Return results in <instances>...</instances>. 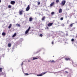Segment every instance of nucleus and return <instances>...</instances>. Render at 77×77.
Wrapping results in <instances>:
<instances>
[{"label": "nucleus", "mask_w": 77, "mask_h": 77, "mask_svg": "<svg viewBox=\"0 0 77 77\" xmlns=\"http://www.w3.org/2000/svg\"><path fill=\"white\" fill-rule=\"evenodd\" d=\"M65 3H66V1L65 0H63L60 3V5L61 6H65Z\"/></svg>", "instance_id": "obj_1"}, {"label": "nucleus", "mask_w": 77, "mask_h": 77, "mask_svg": "<svg viewBox=\"0 0 77 77\" xmlns=\"http://www.w3.org/2000/svg\"><path fill=\"white\" fill-rule=\"evenodd\" d=\"M31 29V27L30 26H29L28 29L25 32V34H27L29 33V32L30 31V29Z\"/></svg>", "instance_id": "obj_2"}, {"label": "nucleus", "mask_w": 77, "mask_h": 77, "mask_svg": "<svg viewBox=\"0 0 77 77\" xmlns=\"http://www.w3.org/2000/svg\"><path fill=\"white\" fill-rule=\"evenodd\" d=\"M30 10V6L29 5H28L26 9V11H29V10Z\"/></svg>", "instance_id": "obj_3"}, {"label": "nucleus", "mask_w": 77, "mask_h": 77, "mask_svg": "<svg viewBox=\"0 0 77 77\" xmlns=\"http://www.w3.org/2000/svg\"><path fill=\"white\" fill-rule=\"evenodd\" d=\"M53 23H49L47 25L48 27H51L53 25Z\"/></svg>", "instance_id": "obj_4"}, {"label": "nucleus", "mask_w": 77, "mask_h": 77, "mask_svg": "<svg viewBox=\"0 0 77 77\" xmlns=\"http://www.w3.org/2000/svg\"><path fill=\"white\" fill-rule=\"evenodd\" d=\"M10 3L11 4V5H14V4H15V2L14 1H11V2Z\"/></svg>", "instance_id": "obj_5"}, {"label": "nucleus", "mask_w": 77, "mask_h": 77, "mask_svg": "<svg viewBox=\"0 0 77 77\" xmlns=\"http://www.w3.org/2000/svg\"><path fill=\"white\" fill-rule=\"evenodd\" d=\"M54 4H55V3H54V2H52L50 5V7H51V6H53L54 5Z\"/></svg>", "instance_id": "obj_6"}, {"label": "nucleus", "mask_w": 77, "mask_h": 77, "mask_svg": "<svg viewBox=\"0 0 77 77\" xmlns=\"http://www.w3.org/2000/svg\"><path fill=\"white\" fill-rule=\"evenodd\" d=\"M39 57H34L32 59V60H35V59H39Z\"/></svg>", "instance_id": "obj_7"}, {"label": "nucleus", "mask_w": 77, "mask_h": 77, "mask_svg": "<svg viewBox=\"0 0 77 77\" xmlns=\"http://www.w3.org/2000/svg\"><path fill=\"white\" fill-rule=\"evenodd\" d=\"M23 12H24V11H23V10H21V11H19V15H22V14H23Z\"/></svg>", "instance_id": "obj_8"}, {"label": "nucleus", "mask_w": 77, "mask_h": 77, "mask_svg": "<svg viewBox=\"0 0 77 77\" xmlns=\"http://www.w3.org/2000/svg\"><path fill=\"white\" fill-rule=\"evenodd\" d=\"M45 74V72H44V73H42V74L40 75H37V76H42V74Z\"/></svg>", "instance_id": "obj_9"}, {"label": "nucleus", "mask_w": 77, "mask_h": 77, "mask_svg": "<svg viewBox=\"0 0 77 77\" xmlns=\"http://www.w3.org/2000/svg\"><path fill=\"white\" fill-rule=\"evenodd\" d=\"M65 60L67 61L68 60H70V58L69 57H68L67 58H65Z\"/></svg>", "instance_id": "obj_10"}, {"label": "nucleus", "mask_w": 77, "mask_h": 77, "mask_svg": "<svg viewBox=\"0 0 77 77\" xmlns=\"http://www.w3.org/2000/svg\"><path fill=\"white\" fill-rule=\"evenodd\" d=\"M32 20H33V18H32V17H30L29 18V21L31 22L32 21Z\"/></svg>", "instance_id": "obj_11"}, {"label": "nucleus", "mask_w": 77, "mask_h": 77, "mask_svg": "<svg viewBox=\"0 0 77 77\" xmlns=\"http://www.w3.org/2000/svg\"><path fill=\"white\" fill-rule=\"evenodd\" d=\"M62 12V9H61V8H60L59 10V13H61V12Z\"/></svg>", "instance_id": "obj_12"}, {"label": "nucleus", "mask_w": 77, "mask_h": 77, "mask_svg": "<svg viewBox=\"0 0 77 77\" xmlns=\"http://www.w3.org/2000/svg\"><path fill=\"white\" fill-rule=\"evenodd\" d=\"M45 19V17H44L42 18V21H44V20Z\"/></svg>", "instance_id": "obj_13"}, {"label": "nucleus", "mask_w": 77, "mask_h": 77, "mask_svg": "<svg viewBox=\"0 0 77 77\" xmlns=\"http://www.w3.org/2000/svg\"><path fill=\"white\" fill-rule=\"evenodd\" d=\"M11 26H12V24H10L9 26H8V29H11Z\"/></svg>", "instance_id": "obj_14"}, {"label": "nucleus", "mask_w": 77, "mask_h": 77, "mask_svg": "<svg viewBox=\"0 0 77 77\" xmlns=\"http://www.w3.org/2000/svg\"><path fill=\"white\" fill-rule=\"evenodd\" d=\"M8 46L9 47H11V44L9 43L8 45Z\"/></svg>", "instance_id": "obj_15"}, {"label": "nucleus", "mask_w": 77, "mask_h": 77, "mask_svg": "<svg viewBox=\"0 0 77 77\" xmlns=\"http://www.w3.org/2000/svg\"><path fill=\"white\" fill-rule=\"evenodd\" d=\"M2 35L3 36H5V35H6V33H5V32H3L2 33Z\"/></svg>", "instance_id": "obj_16"}, {"label": "nucleus", "mask_w": 77, "mask_h": 77, "mask_svg": "<svg viewBox=\"0 0 77 77\" xmlns=\"http://www.w3.org/2000/svg\"><path fill=\"white\" fill-rule=\"evenodd\" d=\"M16 35H17V33H15L12 36V37H15V36Z\"/></svg>", "instance_id": "obj_17"}, {"label": "nucleus", "mask_w": 77, "mask_h": 77, "mask_svg": "<svg viewBox=\"0 0 77 77\" xmlns=\"http://www.w3.org/2000/svg\"><path fill=\"white\" fill-rule=\"evenodd\" d=\"M16 25L17 26V27H20V25L18 23L16 24Z\"/></svg>", "instance_id": "obj_18"}, {"label": "nucleus", "mask_w": 77, "mask_h": 77, "mask_svg": "<svg viewBox=\"0 0 77 77\" xmlns=\"http://www.w3.org/2000/svg\"><path fill=\"white\" fill-rule=\"evenodd\" d=\"M8 8H11V7H12V6H11V5H8Z\"/></svg>", "instance_id": "obj_19"}, {"label": "nucleus", "mask_w": 77, "mask_h": 77, "mask_svg": "<svg viewBox=\"0 0 77 77\" xmlns=\"http://www.w3.org/2000/svg\"><path fill=\"white\" fill-rule=\"evenodd\" d=\"M37 3H38V4H37L38 5H39L41 4V2H38Z\"/></svg>", "instance_id": "obj_20"}, {"label": "nucleus", "mask_w": 77, "mask_h": 77, "mask_svg": "<svg viewBox=\"0 0 77 77\" xmlns=\"http://www.w3.org/2000/svg\"><path fill=\"white\" fill-rule=\"evenodd\" d=\"M56 2L57 3H59V0H56Z\"/></svg>", "instance_id": "obj_21"}, {"label": "nucleus", "mask_w": 77, "mask_h": 77, "mask_svg": "<svg viewBox=\"0 0 77 77\" xmlns=\"http://www.w3.org/2000/svg\"><path fill=\"white\" fill-rule=\"evenodd\" d=\"M71 41L72 42H74V38H72L71 39Z\"/></svg>", "instance_id": "obj_22"}, {"label": "nucleus", "mask_w": 77, "mask_h": 77, "mask_svg": "<svg viewBox=\"0 0 77 77\" xmlns=\"http://www.w3.org/2000/svg\"><path fill=\"white\" fill-rule=\"evenodd\" d=\"M51 15H54V12H52L51 13Z\"/></svg>", "instance_id": "obj_23"}, {"label": "nucleus", "mask_w": 77, "mask_h": 77, "mask_svg": "<svg viewBox=\"0 0 77 77\" xmlns=\"http://www.w3.org/2000/svg\"><path fill=\"white\" fill-rule=\"evenodd\" d=\"M73 26V24H70V27H72V26Z\"/></svg>", "instance_id": "obj_24"}, {"label": "nucleus", "mask_w": 77, "mask_h": 77, "mask_svg": "<svg viewBox=\"0 0 77 77\" xmlns=\"http://www.w3.org/2000/svg\"><path fill=\"white\" fill-rule=\"evenodd\" d=\"M73 65L74 66H77V65H76L75 64H73Z\"/></svg>", "instance_id": "obj_25"}, {"label": "nucleus", "mask_w": 77, "mask_h": 77, "mask_svg": "<svg viewBox=\"0 0 77 77\" xmlns=\"http://www.w3.org/2000/svg\"><path fill=\"white\" fill-rule=\"evenodd\" d=\"M0 72H2V68H0Z\"/></svg>", "instance_id": "obj_26"}, {"label": "nucleus", "mask_w": 77, "mask_h": 77, "mask_svg": "<svg viewBox=\"0 0 77 77\" xmlns=\"http://www.w3.org/2000/svg\"><path fill=\"white\" fill-rule=\"evenodd\" d=\"M60 20H63V17H61L60 19Z\"/></svg>", "instance_id": "obj_27"}, {"label": "nucleus", "mask_w": 77, "mask_h": 77, "mask_svg": "<svg viewBox=\"0 0 77 77\" xmlns=\"http://www.w3.org/2000/svg\"><path fill=\"white\" fill-rule=\"evenodd\" d=\"M54 60H52L51 61V63H54Z\"/></svg>", "instance_id": "obj_28"}, {"label": "nucleus", "mask_w": 77, "mask_h": 77, "mask_svg": "<svg viewBox=\"0 0 77 77\" xmlns=\"http://www.w3.org/2000/svg\"><path fill=\"white\" fill-rule=\"evenodd\" d=\"M40 36H41V37H42V34H40Z\"/></svg>", "instance_id": "obj_29"}, {"label": "nucleus", "mask_w": 77, "mask_h": 77, "mask_svg": "<svg viewBox=\"0 0 77 77\" xmlns=\"http://www.w3.org/2000/svg\"><path fill=\"white\" fill-rule=\"evenodd\" d=\"M52 44H54V42H52Z\"/></svg>", "instance_id": "obj_30"}, {"label": "nucleus", "mask_w": 77, "mask_h": 77, "mask_svg": "<svg viewBox=\"0 0 77 77\" xmlns=\"http://www.w3.org/2000/svg\"><path fill=\"white\" fill-rule=\"evenodd\" d=\"M25 75H29V74H28V73H25Z\"/></svg>", "instance_id": "obj_31"}, {"label": "nucleus", "mask_w": 77, "mask_h": 77, "mask_svg": "<svg viewBox=\"0 0 77 77\" xmlns=\"http://www.w3.org/2000/svg\"><path fill=\"white\" fill-rule=\"evenodd\" d=\"M65 73H68V72H67V71H66V72H65Z\"/></svg>", "instance_id": "obj_32"}, {"label": "nucleus", "mask_w": 77, "mask_h": 77, "mask_svg": "<svg viewBox=\"0 0 77 77\" xmlns=\"http://www.w3.org/2000/svg\"><path fill=\"white\" fill-rule=\"evenodd\" d=\"M47 29H49V28H48V27H47Z\"/></svg>", "instance_id": "obj_33"}, {"label": "nucleus", "mask_w": 77, "mask_h": 77, "mask_svg": "<svg viewBox=\"0 0 77 77\" xmlns=\"http://www.w3.org/2000/svg\"><path fill=\"white\" fill-rule=\"evenodd\" d=\"M23 63H22V64H21L22 66H23Z\"/></svg>", "instance_id": "obj_34"}, {"label": "nucleus", "mask_w": 77, "mask_h": 77, "mask_svg": "<svg viewBox=\"0 0 77 77\" xmlns=\"http://www.w3.org/2000/svg\"><path fill=\"white\" fill-rule=\"evenodd\" d=\"M1 0H0V3H1Z\"/></svg>", "instance_id": "obj_35"}, {"label": "nucleus", "mask_w": 77, "mask_h": 77, "mask_svg": "<svg viewBox=\"0 0 77 77\" xmlns=\"http://www.w3.org/2000/svg\"><path fill=\"white\" fill-rule=\"evenodd\" d=\"M28 62H29L30 61H29V60H28Z\"/></svg>", "instance_id": "obj_36"}, {"label": "nucleus", "mask_w": 77, "mask_h": 77, "mask_svg": "<svg viewBox=\"0 0 77 77\" xmlns=\"http://www.w3.org/2000/svg\"><path fill=\"white\" fill-rule=\"evenodd\" d=\"M76 38H77V35H76Z\"/></svg>", "instance_id": "obj_37"}, {"label": "nucleus", "mask_w": 77, "mask_h": 77, "mask_svg": "<svg viewBox=\"0 0 77 77\" xmlns=\"http://www.w3.org/2000/svg\"><path fill=\"white\" fill-rule=\"evenodd\" d=\"M53 57H54V56H53Z\"/></svg>", "instance_id": "obj_38"}]
</instances>
